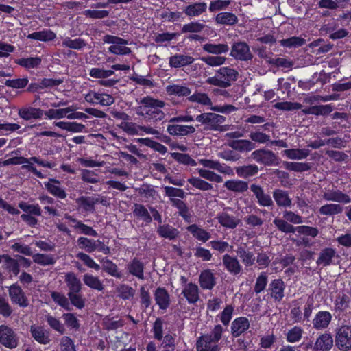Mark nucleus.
Returning <instances> with one entry per match:
<instances>
[{
  "instance_id": "obj_1",
  "label": "nucleus",
  "mask_w": 351,
  "mask_h": 351,
  "mask_svg": "<svg viewBox=\"0 0 351 351\" xmlns=\"http://www.w3.org/2000/svg\"><path fill=\"white\" fill-rule=\"evenodd\" d=\"M141 104L136 108L138 115L154 121H161L165 118V113L160 109L165 106V103L159 99L147 96L138 102Z\"/></svg>"
},
{
  "instance_id": "obj_2",
  "label": "nucleus",
  "mask_w": 351,
  "mask_h": 351,
  "mask_svg": "<svg viewBox=\"0 0 351 351\" xmlns=\"http://www.w3.org/2000/svg\"><path fill=\"white\" fill-rule=\"evenodd\" d=\"M224 328L220 324L214 326L210 333L202 334L197 339V351H219L218 342L221 339Z\"/></svg>"
},
{
  "instance_id": "obj_3",
  "label": "nucleus",
  "mask_w": 351,
  "mask_h": 351,
  "mask_svg": "<svg viewBox=\"0 0 351 351\" xmlns=\"http://www.w3.org/2000/svg\"><path fill=\"white\" fill-rule=\"evenodd\" d=\"M153 338L160 341V348L162 350L165 349H176V333L170 332L164 335V321L161 317H157L153 323L151 328Z\"/></svg>"
},
{
  "instance_id": "obj_4",
  "label": "nucleus",
  "mask_w": 351,
  "mask_h": 351,
  "mask_svg": "<svg viewBox=\"0 0 351 351\" xmlns=\"http://www.w3.org/2000/svg\"><path fill=\"white\" fill-rule=\"evenodd\" d=\"M196 121L204 125V130L213 131H224L226 129L222 124L226 117L213 112H204L195 118Z\"/></svg>"
},
{
  "instance_id": "obj_5",
  "label": "nucleus",
  "mask_w": 351,
  "mask_h": 351,
  "mask_svg": "<svg viewBox=\"0 0 351 351\" xmlns=\"http://www.w3.org/2000/svg\"><path fill=\"white\" fill-rule=\"evenodd\" d=\"M335 343L341 351L351 350V325L342 324L335 330Z\"/></svg>"
},
{
  "instance_id": "obj_6",
  "label": "nucleus",
  "mask_w": 351,
  "mask_h": 351,
  "mask_svg": "<svg viewBox=\"0 0 351 351\" xmlns=\"http://www.w3.org/2000/svg\"><path fill=\"white\" fill-rule=\"evenodd\" d=\"M24 163H27V165H23L22 167L28 169L29 171H31L32 173H35L36 176H43V175L40 171H38L36 170V169L34 167V163H37L40 166L47 167H49V168H51L52 167V165L49 162L40 160L39 158H38L36 157H32L29 159L25 158L24 157H13V158L6 160L4 162L5 165H10V164L19 165V164H24Z\"/></svg>"
},
{
  "instance_id": "obj_7",
  "label": "nucleus",
  "mask_w": 351,
  "mask_h": 351,
  "mask_svg": "<svg viewBox=\"0 0 351 351\" xmlns=\"http://www.w3.org/2000/svg\"><path fill=\"white\" fill-rule=\"evenodd\" d=\"M230 56L239 61H250L254 56L249 45L245 41H235L231 46Z\"/></svg>"
},
{
  "instance_id": "obj_8",
  "label": "nucleus",
  "mask_w": 351,
  "mask_h": 351,
  "mask_svg": "<svg viewBox=\"0 0 351 351\" xmlns=\"http://www.w3.org/2000/svg\"><path fill=\"white\" fill-rule=\"evenodd\" d=\"M19 337L10 326L0 325V343L9 349L16 348L19 345Z\"/></svg>"
},
{
  "instance_id": "obj_9",
  "label": "nucleus",
  "mask_w": 351,
  "mask_h": 351,
  "mask_svg": "<svg viewBox=\"0 0 351 351\" xmlns=\"http://www.w3.org/2000/svg\"><path fill=\"white\" fill-rule=\"evenodd\" d=\"M10 300L13 304L20 307L25 308L29 305L28 298L22 288L18 283H14L9 287L8 289Z\"/></svg>"
},
{
  "instance_id": "obj_10",
  "label": "nucleus",
  "mask_w": 351,
  "mask_h": 351,
  "mask_svg": "<svg viewBox=\"0 0 351 351\" xmlns=\"http://www.w3.org/2000/svg\"><path fill=\"white\" fill-rule=\"evenodd\" d=\"M285 288L286 285L282 279L276 278L269 282L267 292L275 302H280L285 297Z\"/></svg>"
},
{
  "instance_id": "obj_11",
  "label": "nucleus",
  "mask_w": 351,
  "mask_h": 351,
  "mask_svg": "<svg viewBox=\"0 0 351 351\" xmlns=\"http://www.w3.org/2000/svg\"><path fill=\"white\" fill-rule=\"evenodd\" d=\"M251 158L265 165H272L277 163L278 160L277 156L272 151L265 149L254 151L251 154Z\"/></svg>"
},
{
  "instance_id": "obj_12",
  "label": "nucleus",
  "mask_w": 351,
  "mask_h": 351,
  "mask_svg": "<svg viewBox=\"0 0 351 351\" xmlns=\"http://www.w3.org/2000/svg\"><path fill=\"white\" fill-rule=\"evenodd\" d=\"M322 197L326 201L337 202L339 203L348 204L351 202V198L346 193L332 186V189H325L323 191Z\"/></svg>"
},
{
  "instance_id": "obj_13",
  "label": "nucleus",
  "mask_w": 351,
  "mask_h": 351,
  "mask_svg": "<svg viewBox=\"0 0 351 351\" xmlns=\"http://www.w3.org/2000/svg\"><path fill=\"white\" fill-rule=\"evenodd\" d=\"M350 302V297L343 291L338 292L333 300L334 312L340 316L349 308Z\"/></svg>"
},
{
  "instance_id": "obj_14",
  "label": "nucleus",
  "mask_w": 351,
  "mask_h": 351,
  "mask_svg": "<svg viewBox=\"0 0 351 351\" xmlns=\"http://www.w3.org/2000/svg\"><path fill=\"white\" fill-rule=\"evenodd\" d=\"M250 327V323L246 317H237L231 324V335L233 337L237 338L244 334Z\"/></svg>"
},
{
  "instance_id": "obj_15",
  "label": "nucleus",
  "mask_w": 351,
  "mask_h": 351,
  "mask_svg": "<svg viewBox=\"0 0 351 351\" xmlns=\"http://www.w3.org/2000/svg\"><path fill=\"white\" fill-rule=\"evenodd\" d=\"M154 298L160 310H167L171 304V297L165 287H157L154 292Z\"/></svg>"
},
{
  "instance_id": "obj_16",
  "label": "nucleus",
  "mask_w": 351,
  "mask_h": 351,
  "mask_svg": "<svg viewBox=\"0 0 351 351\" xmlns=\"http://www.w3.org/2000/svg\"><path fill=\"white\" fill-rule=\"evenodd\" d=\"M65 219L69 221L74 223L71 226L79 234H83L87 236H92L94 237H97L98 236V233L95 230H94L91 226H88L86 224H84L82 221L77 220L72 215H65Z\"/></svg>"
},
{
  "instance_id": "obj_17",
  "label": "nucleus",
  "mask_w": 351,
  "mask_h": 351,
  "mask_svg": "<svg viewBox=\"0 0 351 351\" xmlns=\"http://www.w3.org/2000/svg\"><path fill=\"white\" fill-rule=\"evenodd\" d=\"M75 202L82 212L93 213L95 211V204L100 201L99 198L93 196H80L76 199Z\"/></svg>"
},
{
  "instance_id": "obj_18",
  "label": "nucleus",
  "mask_w": 351,
  "mask_h": 351,
  "mask_svg": "<svg viewBox=\"0 0 351 351\" xmlns=\"http://www.w3.org/2000/svg\"><path fill=\"white\" fill-rule=\"evenodd\" d=\"M125 269L128 274L135 276L139 280H143L145 265L140 259L135 257L132 258L126 265Z\"/></svg>"
},
{
  "instance_id": "obj_19",
  "label": "nucleus",
  "mask_w": 351,
  "mask_h": 351,
  "mask_svg": "<svg viewBox=\"0 0 351 351\" xmlns=\"http://www.w3.org/2000/svg\"><path fill=\"white\" fill-rule=\"evenodd\" d=\"M333 343L332 335L328 332H326L317 338L313 350V351H330L333 346Z\"/></svg>"
},
{
  "instance_id": "obj_20",
  "label": "nucleus",
  "mask_w": 351,
  "mask_h": 351,
  "mask_svg": "<svg viewBox=\"0 0 351 351\" xmlns=\"http://www.w3.org/2000/svg\"><path fill=\"white\" fill-rule=\"evenodd\" d=\"M332 315L327 311H318L313 319V328L316 330L326 329L332 321Z\"/></svg>"
},
{
  "instance_id": "obj_21",
  "label": "nucleus",
  "mask_w": 351,
  "mask_h": 351,
  "mask_svg": "<svg viewBox=\"0 0 351 351\" xmlns=\"http://www.w3.org/2000/svg\"><path fill=\"white\" fill-rule=\"evenodd\" d=\"M250 190L255 195L257 199V202L260 206L269 207L274 205L271 196L269 194L265 193L263 188L259 185L252 184L250 186Z\"/></svg>"
},
{
  "instance_id": "obj_22",
  "label": "nucleus",
  "mask_w": 351,
  "mask_h": 351,
  "mask_svg": "<svg viewBox=\"0 0 351 351\" xmlns=\"http://www.w3.org/2000/svg\"><path fill=\"white\" fill-rule=\"evenodd\" d=\"M222 262L223 267L230 274L238 275L241 273L242 266L236 256L226 254L222 257Z\"/></svg>"
},
{
  "instance_id": "obj_23",
  "label": "nucleus",
  "mask_w": 351,
  "mask_h": 351,
  "mask_svg": "<svg viewBox=\"0 0 351 351\" xmlns=\"http://www.w3.org/2000/svg\"><path fill=\"white\" fill-rule=\"evenodd\" d=\"M182 294L189 304H195L199 300L198 286L193 282H189L185 285Z\"/></svg>"
},
{
  "instance_id": "obj_24",
  "label": "nucleus",
  "mask_w": 351,
  "mask_h": 351,
  "mask_svg": "<svg viewBox=\"0 0 351 351\" xmlns=\"http://www.w3.org/2000/svg\"><path fill=\"white\" fill-rule=\"evenodd\" d=\"M86 100L93 104H100L102 106H108L114 102V99L110 95L90 93L86 95Z\"/></svg>"
},
{
  "instance_id": "obj_25",
  "label": "nucleus",
  "mask_w": 351,
  "mask_h": 351,
  "mask_svg": "<svg viewBox=\"0 0 351 351\" xmlns=\"http://www.w3.org/2000/svg\"><path fill=\"white\" fill-rule=\"evenodd\" d=\"M172 206L178 210L179 215L187 223L193 221L192 211L189 208L186 204L179 199L171 198Z\"/></svg>"
},
{
  "instance_id": "obj_26",
  "label": "nucleus",
  "mask_w": 351,
  "mask_h": 351,
  "mask_svg": "<svg viewBox=\"0 0 351 351\" xmlns=\"http://www.w3.org/2000/svg\"><path fill=\"white\" fill-rule=\"evenodd\" d=\"M336 250L332 247H324L321 250L316 261L318 266L326 267L332 264V260L336 256Z\"/></svg>"
},
{
  "instance_id": "obj_27",
  "label": "nucleus",
  "mask_w": 351,
  "mask_h": 351,
  "mask_svg": "<svg viewBox=\"0 0 351 351\" xmlns=\"http://www.w3.org/2000/svg\"><path fill=\"white\" fill-rule=\"evenodd\" d=\"M29 331L32 337L38 343L43 345L50 343L49 332L45 330L42 326L32 325Z\"/></svg>"
},
{
  "instance_id": "obj_28",
  "label": "nucleus",
  "mask_w": 351,
  "mask_h": 351,
  "mask_svg": "<svg viewBox=\"0 0 351 351\" xmlns=\"http://www.w3.org/2000/svg\"><path fill=\"white\" fill-rule=\"evenodd\" d=\"M199 282L202 289L211 290L216 285V278L211 270L205 269L199 274Z\"/></svg>"
},
{
  "instance_id": "obj_29",
  "label": "nucleus",
  "mask_w": 351,
  "mask_h": 351,
  "mask_svg": "<svg viewBox=\"0 0 351 351\" xmlns=\"http://www.w3.org/2000/svg\"><path fill=\"white\" fill-rule=\"evenodd\" d=\"M64 281L68 288V293H78L82 291V284L74 272L65 274Z\"/></svg>"
},
{
  "instance_id": "obj_30",
  "label": "nucleus",
  "mask_w": 351,
  "mask_h": 351,
  "mask_svg": "<svg viewBox=\"0 0 351 351\" xmlns=\"http://www.w3.org/2000/svg\"><path fill=\"white\" fill-rule=\"evenodd\" d=\"M167 132L173 136H186L195 132V128L193 125H181L175 123H171L167 127Z\"/></svg>"
},
{
  "instance_id": "obj_31",
  "label": "nucleus",
  "mask_w": 351,
  "mask_h": 351,
  "mask_svg": "<svg viewBox=\"0 0 351 351\" xmlns=\"http://www.w3.org/2000/svg\"><path fill=\"white\" fill-rule=\"evenodd\" d=\"M228 146L240 152H250L255 149L256 144L249 140H232L228 142Z\"/></svg>"
},
{
  "instance_id": "obj_32",
  "label": "nucleus",
  "mask_w": 351,
  "mask_h": 351,
  "mask_svg": "<svg viewBox=\"0 0 351 351\" xmlns=\"http://www.w3.org/2000/svg\"><path fill=\"white\" fill-rule=\"evenodd\" d=\"M237 254L246 267H251L254 264L256 257L254 252L246 249L245 247L241 245L238 247Z\"/></svg>"
},
{
  "instance_id": "obj_33",
  "label": "nucleus",
  "mask_w": 351,
  "mask_h": 351,
  "mask_svg": "<svg viewBox=\"0 0 351 351\" xmlns=\"http://www.w3.org/2000/svg\"><path fill=\"white\" fill-rule=\"evenodd\" d=\"M45 187L48 192L58 198L64 199L66 197L65 191L60 186V182L56 179H49V182L45 184Z\"/></svg>"
},
{
  "instance_id": "obj_34",
  "label": "nucleus",
  "mask_w": 351,
  "mask_h": 351,
  "mask_svg": "<svg viewBox=\"0 0 351 351\" xmlns=\"http://www.w3.org/2000/svg\"><path fill=\"white\" fill-rule=\"evenodd\" d=\"M102 269L104 272L117 278H121V272L119 271L118 266L112 260L104 257L101 260Z\"/></svg>"
},
{
  "instance_id": "obj_35",
  "label": "nucleus",
  "mask_w": 351,
  "mask_h": 351,
  "mask_svg": "<svg viewBox=\"0 0 351 351\" xmlns=\"http://www.w3.org/2000/svg\"><path fill=\"white\" fill-rule=\"evenodd\" d=\"M194 61V58L188 55L176 54L169 58V64L171 67L180 68L191 64Z\"/></svg>"
},
{
  "instance_id": "obj_36",
  "label": "nucleus",
  "mask_w": 351,
  "mask_h": 351,
  "mask_svg": "<svg viewBox=\"0 0 351 351\" xmlns=\"http://www.w3.org/2000/svg\"><path fill=\"white\" fill-rule=\"evenodd\" d=\"M217 218L221 226L230 229L235 228L239 223V219L226 212L219 214Z\"/></svg>"
},
{
  "instance_id": "obj_37",
  "label": "nucleus",
  "mask_w": 351,
  "mask_h": 351,
  "mask_svg": "<svg viewBox=\"0 0 351 351\" xmlns=\"http://www.w3.org/2000/svg\"><path fill=\"white\" fill-rule=\"evenodd\" d=\"M187 230L193 237L203 243L206 242L210 238V234L204 228L199 227L197 224L189 226Z\"/></svg>"
},
{
  "instance_id": "obj_38",
  "label": "nucleus",
  "mask_w": 351,
  "mask_h": 351,
  "mask_svg": "<svg viewBox=\"0 0 351 351\" xmlns=\"http://www.w3.org/2000/svg\"><path fill=\"white\" fill-rule=\"evenodd\" d=\"M157 233L162 238L173 240L178 237L179 231L171 225L164 224L157 228Z\"/></svg>"
},
{
  "instance_id": "obj_39",
  "label": "nucleus",
  "mask_w": 351,
  "mask_h": 351,
  "mask_svg": "<svg viewBox=\"0 0 351 351\" xmlns=\"http://www.w3.org/2000/svg\"><path fill=\"white\" fill-rule=\"evenodd\" d=\"M165 89L169 95H176L178 97L189 96L191 93V89L188 86L182 84L168 85Z\"/></svg>"
},
{
  "instance_id": "obj_40",
  "label": "nucleus",
  "mask_w": 351,
  "mask_h": 351,
  "mask_svg": "<svg viewBox=\"0 0 351 351\" xmlns=\"http://www.w3.org/2000/svg\"><path fill=\"white\" fill-rule=\"evenodd\" d=\"M207 8L206 3H195L189 5L184 10V14L189 17H196L205 12Z\"/></svg>"
},
{
  "instance_id": "obj_41",
  "label": "nucleus",
  "mask_w": 351,
  "mask_h": 351,
  "mask_svg": "<svg viewBox=\"0 0 351 351\" xmlns=\"http://www.w3.org/2000/svg\"><path fill=\"white\" fill-rule=\"evenodd\" d=\"M84 283L92 289L101 291L104 289V286L98 276H95L90 274H85L83 276Z\"/></svg>"
},
{
  "instance_id": "obj_42",
  "label": "nucleus",
  "mask_w": 351,
  "mask_h": 351,
  "mask_svg": "<svg viewBox=\"0 0 351 351\" xmlns=\"http://www.w3.org/2000/svg\"><path fill=\"white\" fill-rule=\"evenodd\" d=\"M133 215L138 219H141L146 224L152 221V217L145 206L141 204H134Z\"/></svg>"
},
{
  "instance_id": "obj_43",
  "label": "nucleus",
  "mask_w": 351,
  "mask_h": 351,
  "mask_svg": "<svg viewBox=\"0 0 351 351\" xmlns=\"http://www.w3.org/2000/svg\"><path fill=\"white\" fill-rule=\"evenodd\" d=\"M44 112H45L40 108L29 107L20 109L19 115L25 120H29L32 119L41 118Z\"/></svg>"
},
{
  "instance_id": "obj_44",
  "label": "nucleus",
  "mask_w": 351,
  "mask_h": 351,
  "mask_svg": "<svg viewBox=\"0 0 351 351\" xmlns=\"http://www.w3.org/2000/svg\"><path fill=\"white\" fill-rule=\"evenodd\" d=\"M273 197L277 205L280 207H290L291 199L288 193L281 189H276L273 193Z\"/></svg>"
},
{
  "instance_id": "obj_45",
  "label": "nucleus",
  "mask_w": 351,
  "mask_h": 351,
  "mask_svg": "<svg viewBox=\"0 0 351 351\" xmlns=\"http://www.w3.org/2000/svg\"><path fill=\"white\" fill-rule=\"evenodd\" d=\"M215 21L218 24L234 25L238 23V18L232 12H225L217 14Z\"/></svg>"
},
{
  "instance_id": "obj_46",
  "label": "nucleus",
  "mask_w": 351,
  "mask_h": 351,
  "mask_svg": "<svg viewBox=\"0 0 351 351\" xmlns=\"http://www.w3.org/2000/svg\"><path fill=\"white\" fill-rule=\"evenodd\" d=\"M202 48L203 50L207 53L215 54L217 56L222 53H226L229 51L228 45L224 43H206L203 45Z\"/></svg>"
},
{
  "instance_id": "obj_47",
  "label": "nucleus",
  "mask_w": 351,
  "mask_h": 351,
  "mask_svg": "<svg viewBox=\"0 0 351 351\" xmlns=\"http://www.w3.org/2000/svg\"><path fill=\"white\" fill-rule=\"evenodd\" d=\"M224 186L230 191L237 193H243L248 189L247 182L239 180H230L225 182Z\"/></svg>"
},
{
  "instance_id": "obj_48",
  "label": "nucleus",
  "mask_w": 351,
  "mask_h": 351,
  "mask_svg": "<svg viewBox=\"0 0 351 351\" xmlns=\"http://www.w3.org/2000/svg\"><path fill=\"white\" fill-rule=\"evenodd\" d=\"M223 81L230 82L237 80L239 73L235 69L230 67H221L217 71Z\"/></svg>"
},
{
  "instance_id": "obj_49",
  "label": "nucleus",
  "mask_w": 351,
  "mask_h": 351,
  "mask_svg": "<svg viewBox=\"0 0 351 351\" xmlns=\"http://www.w3.org/2000/svg\"><path fill=\"white\" fill-rule=\"evenodd\" d=\"M283 154L289 159L302 160L309 156L310 150L307 149H289L284 150Z\"/></svg>"
},
{
  "instance_id": "obj_50",
  "label": "nucleus",
  "mask_w": 351,
  "mask_h": 351,
  "mask_svg": "<svg viewBox=\"0 0 351 351\" xmlns=\"http://www.w3.org/2000/svg\"><path fill=\"white\" fill-rule=\"evenodd\" d=\"M343 212V207L337 204H326L322 206L319 209L320 215L333 216L341 214Z\"/></svg>"
},
{
  "instance_id": "obj_51",
  "label": "nucleus",
  "mask_w": 351,
  "mask_h": 351,
  "mask_svg": "<svg viewBox=\"0 0 351 351\" xmlns=\"http://www.w3.org/2000/svg\"><path fill=\"white\" fill-rule=\"evenodd\" d=\"M33 261L40 265H53L56 263V258L52 254L37 253L32 255Z\"/></svg>"
},
{
  "instance_id": "obj_52",
  "label": "nucleus",
  "mask_w": 351,
  "mask_h": 351,
  "mask_svg": "<svg viewBox=\"0 0 351 351\" xmlns=\"http://www.w3.org/2000/svg\"><path fill=\"white\" fill-rule=\"evenodd\" d=\"M5 268L10 272H12L14 276H16L20 273V264L18 259L12 258L8 254H4Z\"/></svg>"
},
{
  "instance_id": "obj_53",
  "label": "nucleus",
  "mask_w": 351,
  "mask_h": 351,
  "mask_svg": "<svg viewBox=\"0 0 351 351\" xmlns=\"http://www.w3.org/2000/svg\"><path fill=\"white\" fill-rule=\"evenodd\" d=\"M56 35L54 32L49 29H45L40 32H35L27 36L28 38L38 40L40 41L47 42L53 40Z\"/></svg>"
},
{
  "instance_id": "obj_54",
  "label": "nucleus",
  "mask_w": 351,
  "mask_h": 351,
  "mask_svg": "<svg viewBox=\"0 0 351 351\" xmlns=\"http://www.w3.org/2000/svg\"><path fill=\"white\" fill-rule=\"evenodd\" d=\"M77 242L79 248L85 250L88 253H92L97 249L96 240L90 239L84 237H80L77 239Z\"/></svg>"
},
{
  "instance_id": "obj_55",
  "label": "nucleus",
  "mask_w": 351,
  "mask_h": 351,
  "mask_svg": "<svg viewBox=\"0 0 351 351\" xmlns=\"http://www.w3.org/2000/svg\"><path fill=\"white\" fill-rule=\"evenodd\" d=\"M304 331L302 327L295 326L289 329L286 334V340L289 343H296L301 340Z\"/></svg>"
},
{
  "instance_id": "obj_56",
  "label": "nucleus",
  "mask_w": 351,
  "mask_h": 351,
  "mask_svg": "<svg viewBox=\"0 0 351 351\" xmlns=\"http://www.w3.org/2000/svg\"><path fill=\"white\" fill-rule=\"evenodd\" d=\"M51 298L53 301L66 311H71V308L69 299L62 293L58 291H52L51 293Z\"/></svg>"
},
{
  "instance_id": "obj_57",
  "label": "nucleus",
  "mask_w": 351,
  "mask_h": 351,
  "mask_svg": "<svg viewBox=\"0 0 351 351\" xmlns=\"http://www.w3.org/2000/svg\"><path fill=\"white\" fill-rule=\"evenodd\" d=\"M206 25L199 21H191L184 24L181 29L182 34L196 33L199 34L205 28Z\"/></svg>"
},
{
  "instance_id": "obj_58",
  "label": "nucleus",
  "mask_w": 351,
  "mask_h": 351,
  "mask_svg": "<svg viewBox=\"0 0 351 351\" xmlns=\"http://www.w3.org/2000/svg\"><path fill=\"white\" fill-rule=\"evenodd\" d=\"M274 224L277 229L285 234L294 233L296 232V227L288 223L285 219L276 218Z\"/></svg>"
},
{
  "instance_id": "obj_59",
  "label": "nucleus",
  "mask_w": 351,
  "mask_h": 351,
  "mask_svg": "<svg viewBox=\"0 0 351 351\" xmlns=\"http://www.w3.org/2000/svg\"><path fill=\"white\" fill-rule=\"evenodd\" d=\"M62 45L65 47L80 50L86 45V43L84 39L80 38L73 40L69 37H66L63 40Z\"/></svg>"
},
{
  "instance_id": "obj_60",
  "label": "nucleus",
  "mask_w": 351,
  "mask_h": 351,
  "mask_svg": "<svg viewBox=\"0 0 351 351\" xmlns=\"http://www.w3.org/2000/svg\"><path fill=\"white\" fill-rule=\"evenodd\" d=\"M200 163L204 167L209 169H217L223 173H230V168L227 166L221 165L219 162L210 160H200Z\"/></svg>"
},
{
  "instance_id": "obj_61",
  "label": "nucleus",
  "mask_w": 351,
  "mask_h": 351,
  "mask_svg": "<svg viewBox=\"0 0 351 351\" xmlns=\"http://www.w3.org/2000/svg\"><path fill=\"white\" fill-rule=\"evenodd\" d=\"M234 306L231 304L226 305L223 310L217 315L223 326H228L232 318Z\"/></svg>"
},
{
  "instance_id": "obj_62",
  "label": "nucleus",
  "mask_w": 351,
  "mask_h": 351,
  "mask_svg": "<svg viewBox=\"0 0 351 351\" xmlns=\"http://www.w3.org/2000/svg\"><path fill=\"white\" fill-rule=\"evenodd\" d=\"M117 291L119 296L124 300L132 299L135 294V290L126 284L119 285Z\"/></svg>"
},
{
  "instance_id": "obj_63",
  "label": "nucleus",
  "mask_w": 351,
  "mask_h": 351,
  "mask_svg": "<svg viewBox=\"0 0 351 351\" xmlns=\"http://www.w3.org/2000/svg\"><path fill=\"white\" fill-rule=\"evenodd\" d=\"M78 293H67L69 302L77 309H82L85 306V299L83 295Z\"/></svg>"
},
{
  "instance_id": "obj_64",
  "label": "nucleus",
  "mask_w": 351,
  "mask_h": 351,
  "mask_svg": "<svg viewBox=\"0 0 351 351\" xmlns=\"http://www.w3.org/2000/svg\"><path fill=\"white\" fill-rule=\"evenodd\" d=\"M268 282V276L266 272H261L257 277L254 287V291L258 294L263 291Z\"/></svg>"
}]
</instances>
